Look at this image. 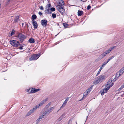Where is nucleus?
Masks as SVG:
<instances>
[{
	"instance_id": "nucleus-1",
	"label": "nucleus",
	"mask_w": 124,
	"mask_h": 124,
	"mask_svg": "<svg viewBox=\"0 0 124 124\" xmlns=\"http://www.w3.org/2000/svg\"><path fill=\"white\" fill-rule=\"evenodd\" d=\"M106 76L105 75H101L97 77L95 80L93 82V83L95 85L101 83L104 81L106 78Z\"/></svg>"
},
{
	"instance_id": "nucleus-2",
	"label": "nucleus",
	"mask_w": 124,
	"mask_h": 124,
	"mask_svg": "<svg viewBox=\"0 0 124 124\" xmlns=\"http://www.w3.org/2000/svg\"><path fill=\"white\" fill-rule=\"evenodd\" d=\"M10 42L11 45L13 46L18 47L19 45H21L19 42L17 40H11Z\"/></svg>"
},
{
	"instance_id": "nucleus-3",
	"label": "nucleus",
	"mask_w": 124,
	"mask_h": 124,
	"mask_svg": "<svg viewBox=\"0 0 124 124\" xmlns=\"http://www.w3.org/2000/svg\"><path fill=\"white\" fill-rule=\"evenodd\" d=\"M40 55L41 54L40 53H39L37 54H33L29 58V60L30 61L36 60L38 59Z\"/></svg>"
},
{
	"instance_id": "nucleus-4",
	"label": "nucleus",
	"mask_w": 124,
	"mask_h": 124,
	"mask_svg": "<svg viewBox=\"0 0 124 124\" xmlns=\"http://www.w3.org/2000/svg\"><path fill=\"white\" fill-rule=\"evenodd\" d=\"M17 36L21 43H22L24 40L26 38V36L23 34L20 33L18 34Z\"/></svg>"
},
{
	"instance_id": "nucleus-5",
	"label": "nucleus",
	"mask_w": 124,
	"mask_h": 124,
	"mask_svg": "<svg viewBox=\"0 0 124 124\" xmlns=\"http://www.w3.org/2000/svg\"><path fill=\"white\" fill-rule=\"evenodd\" d=\"M56 7L62 15H63L65 12V10L64 9V6H60L57 5Z\"/></svg>"
},
{
	"instance_id": "nucleus-6",
	"label": "nucleus",
	"mask_w": 124,
	"mask_h": 124,
	"mask_svg": "<svg viewBox=\"0 0 124 124\" xmlns=\"http://www.w3.org/2000/svg\"><path fill=\"white\" fill-rule=\"evenodd\" d=\"M48 21L46 19L42 20L41 21V24L43 27H46L47 25Z\"/></svg>"
},
{
	"instance_id": "nucleus-7",
	"label": "nucleus",
	"mask_w": 124,
	"mask_h": 124,
	"mask_svg": "<svg viewBox=\"0 0 124 124\" xmlns=\"http://www.w3.org/2000/svg\"><path fill=\"white\" fill-rule=\"evenodd\" d=\"M31 91L29 93H33L37 92L39 91H40L41 89H36L34 88H31Z\"/></svg>"
},
{
	"instance_id": "nucleus-8",
	"label": "nucleus",
	"mask_w": 124,
	"mask_h": 124,
	"mask_svg": "<svg viewBox=\"0 0 124 124\" xmlns=\"http://www.w3.org/2000/svg\"><path fill=\"white\" fill-rule=\"evenodd\" d=\"M113 84L114 83H112L108 87L106 85H105V88L104 89V90H105V93H106L109 90L110 88L113 85Z\"/></svg>"
},
{
	"instance_id": "nucleus-9",
	"label": "nucleus",
	"mask_w": 124,
	"mask_h": 124,
	"mask_svg": "<svg viewBox=\"0 0 124 124\" xmlns=\"http://www.w3.org/2000/svg\"><path fill=\"white\" fill-rule=\"evenodd\" d=\"M44 11L45 14H51L52 13V12H51V11L50 10V8L47 9V8H45V10Z\"/></svg>"
},
{
	"instance_id": "nucleus-10",
	"label": "nucleus",
	"mask_w": 124,
	"mask_h": 124,
	"mask_svg": "<svg viewBox=\"0 0 124 124\" xmlns=\"http://www.w3.org/2000/svg\"><path fill=\"white\" fill-rule=\"evenodd\" d=\"M54 107H53L49 108L47 111H45L44 112L45 114H46L47 115L49 114L51 112L52 110L54 109Z\"/></svg>"
},
{
	"instance_id": "nucleus-11",
	"label": "nucleus",
	"mask_w": 124,
	"mask_h": 124,
	"mask_svg": "<svg viewBox=\"0 0 124 124\" xmlns=\"http://www.w3.org/2000/svg\"><path fill=\"white\" fill-rule=\"evenodd\" d=\"M19 18V16H16V17L14 19L13 22V23H15L18 22V21L20 20Z\"/></svg>"
},
{
	"instance_id": "nucleus-12",
	"label": "nucleus",
	"mask_w": 124,
	"mask_h": 124,
	"mask_svg": "<svg viewBox=\"0 0 124 124\" xmlns=\"http://www.w3.org/2000/svg\"><path fill=\"white\" fill-rule=\"evenodd\" d=\"M94 86V85H93L91 86H90L88 88L87 90V93H86V95H87L91 91V89H92V87Z\"/></svg>"
},
{
	"instance_id": "nucleus-13",
	"label": "nucleus",
	"mask_w": 124,
	"mask_h": 124,
	"mask_svg": "<svg viewBox=\"0 0 124 124\" xmlns=\"http://www.w3.org/2000/svg\"><path fill=\"white\" fill-rule=\"evenodd\" d=\"M32 24L35 29H37L38 27L37 23L36 21H33Z\"/></svg>"
},
{
	"instance_id": "nucleus-14",
	"label": "nucleus",
	"mask_w": 124,
	"mask_h": 124,
	"mask_svg": "<svg viewBox=\"0 0 124 124\" xmlns=\"http://www.w3.org/2000/svg\"><path fill=\"white\" fill-rule=\"evenodd\" d=\"M48 100V99L47 98H46L40 103L39 104V106H42Z\"/></svg>"
},
{
	"instance_id": "nucleus-15",
	"label": "nucleus",
	"mask_w": 124,
	"mask_h": 124,
	"mask_svg": "<svg viewBox=\"0 0 124 124\" xmlns=\"http://www.w3.org/2000/svg\"><path fill=\"white\" fill-rule=\"evenodd\" d=\"M58 4L59 5H58L60 6H64V3L63 0H60Z\"/></svg>"
},
{
	"instance_id": "nucleus-16",
	"label": "nucleus",
	"mask_w": 124,
	"mask_h": 124,
	"mask_svg": "<svg viewBox=\"0 0 124 124\" xmlns=\"http://www.w3.org/2000/svg\"><path fill=\"white\" fill-rule=\"evenodd\" d=\"M29 42L31 43H35V41L34 39L32 38H30L29 40Z\"/></svg>"
},
{
	"instance_id": "nucleus-17",
	"label": "nucleus",
	"mask_w": 124,
	"mask_h": 124,
	"mask_svg": "<svg viewBox=\"0 0 124 124\" xmlns=\"http://www.w3.org/2000/svg\"><path fill=\"white\" fill-rule=\"evenodd\" d=\"M106 55L104 53H103V54H101L99 56L98 58V59L99 60H101V59L103 58Z\"/></svg>"
},
{
	"instance_id": "nucleus-18",
	"label": "nucleus",
	"mask_w": 124,
	"mask_h": 124,
	"mask_svg": "<svg viewBox=\"0 0 124 124\" xmlns=\"http://www.w3.org/2000/svg\"><path fill=\"white\" fill-rule=\"evenodd\" d=\"M46 115H46V114H45V112H44L43 114L41 115L39 117V118H40V119H41V120L43 118H44V116H46Z\"/></svg>"
},
{
	"instance_id": "nucleus-19",
	"label": "nucleus",
	"mask_w": 124,
	"mask_h": 124,
	"mask_svg": "<svg viewBox=\"0 0 124 124\" xmlns=\"http://www.w3.org/2000/svg\"><path fill=\"white\" fill-rule=\"evenodd\" d=\"M112 81V78H111L109 80V81L108 82L107 84L106 85L107 86L109 85L110 83H111Z\"/></svg>"
},
{
	"instance_id": "nucleus-20",
	"label": "nucleus",
	"mask_w": 124,
	"mask_h": 124,
	"mask_svg": "<svg viewBox=\"0 0 124 124\" xmlns=\"http://www.w3.org/2000/svg\"><path fill=\"white\" fill-rule=\"evenodd\" d=\"M37 18V16L36 15L33 14L32 15V21H35L34 20L36 19Z\"/></svg>"
},
{
	"instance_id": "nucleus-21",
	"label": "nucleus",
	"mask_w": 124,
	"mask_h": 124,
	"mask_svg": "<svg viewBox=\"0 0 124 124\" xmlns=\"http://www.w3.org/2000/svg\"><path fill=\"white\" fill-rule=\"evenodd\" d=\"M83 12L82 11L79 10L78 12V16H81L83 14Z\"/></svg>"
},
{
	"instance_id": "nucleus-22",
	"label": "nucleus",
	"mask_w": 124,
	"mask_h": 124,
	"mask_svg": "<svg viewBox=\"0 0 124 124\" xmlns=\"http://www.w3.org/2000/svg\"><path fill=\"white\" fill-rule=\"evenodd\" d=\"M118 73H119L118 72L116 73L114 78L113 79V81H115L118 78H117V76L118 75Z\"/></svg>"
},
{
	"instance_id": "nucleus-23",
	"label": "nucleus",
	"mask_w": 124,
	"mask_h": 124,
	"mask_svg": "<svg viewBox=\"0 0 124 124\" xmlns=\"http://www.w3.org/2000/svg\"><path fill=\"white\" fill-rule=\"evenodd\" d=\"M33 112L32 111V110H31L30 111H29L28 113L27 114L26 116H28L30 115L31 113H33Z\"/></svg>"
},
{
	"instance_id": "nucleus-24",
	"label": "nucleus",
	"mask_w": 124,
	"mask_h": 124,
	"mask_svg": "<svg viewBox=\"0 0 124 124\" xmlns=\"http://www.w3.org/2000/svg\"><path fill=\"white\" fill-rule=\"evenodd\" d=\"M119 72L121 74H122L124 72V69L122 68L120 69Z\"/></svg>"
},
{
	"instance_id": "nucleus-25",
	"label": "nucleus",
	"mask_w": 124,
	"mask_h": 124,
	"mask_svg": "<svg viewBox=\"0 0 124 124\" xmlns=\"http://www.w3.org/2000/svg\"><path fill=\"white\" fill-rule=\"evenodd\" d=\"M102 69V67H100V69L98 71V72L97 73V74H96V76H98V75L99 74L101 70Z\"/></svg>"
},
{
	"instance_id": "nucleus-26",
	"label": "nucleus",
	"mask_w": 124,
	"mask_h": 124,
	"mask_svg": "<svg viewBox=\"0 0 124 124\" xmlns=\"http://www.w3.org/2000/svg\"><path fill=\"white\" fill-rule=\"evenodd\" d=\"M41 120V119H40V118H39L37 119L36 121V124H38L40 122Z\"/></svg>"
},
{
	"instance_id": "nucleus-27",
	"label": "nucleus",
	"mask_w": 124,
	"mask_h": 124,
	"mask_svg": "<svg viewBox=\"0 0 124 124\" xmlns=\"http://www.w3.org/2000/svg\"><path fill=\"white\" fill-rule=\"evenodd\" d=\"M87 95H86V94H85V95H84L83 97L79 101H81L82 100H84V98L86 97V96Z\"/></svg>"
},
{
	"instance_id": "nucleus-28",
	"label": "nucleus",
	"mask_w": 124,
	"mask_h": 124,
	"mask_svg": "<svg viewBox=\"0 0 124 124\" xmlns=\"http://www.w3.org/2000/svg\"><path fill=\"white\" fill-rule=\"evenodd\" d=\"M51 6V5L50 3L49 4H47L45 8H47V9L48 8H50V7Z\"/></svg>"
},
{
	"instance_id": "nucleus-29",
	"label": "nucleus",
	"mask_w": 124,
	"mask_h": 124,
	"mask_svg": "<svg viewBox=\"0 0 124 124\" xmlns=\"http://www.w3.org/2000/svg\"><path fill=\"white\" fill-rule=\"evenodd\" d=\"M63 115H61L58 119V120L59 121H61L63 118Z\"/></svg>"
},
{
	"instance_id": "nucleus-30",
	"label": "nucleus",
	"mask_w": 124,
	"mask_h": 124,
	"mask_svg": "<svg viewBox=\"0 0 124 124\" xmlns=\"http://www.w3.org/2000/svg\"><path fill=\"white\" fill-rule=\"evenodd\" d=\"M107 64V63L105 62L103 63L102 64L101 67L102 68H103Z\"/></svg>"
},
{
	"instance_id": "nucleus-31",
	"label": "nucleus",
	"mask_w": 124,
	"mask_h": 124,
	"mask_svg": "<svg viewBox=\"0 0 124 124\" xmlns=\"http://www.w3.org/2000/svg\"><path fill=\"white\" fill-rule=\"evenodd\" d=\"M110 52L108 50L106 51L104 53L106 55L107 54H108Z\"/></svg>"
},
{
	"instance_id": "nucleus-32",
	"label": "nucleus",
	"mask_w": 124,
	"mask_h": 124,
	"mask_svg": "<svg viewBox=\"0 0 124 124\" xmlns=\"http://www.w3.org/2000/svg\"><path fill=\"white\" fill-rule=\"evenodd\" d=\"M63 25L64 26V27L65 28H67L68 26V24L65 23H63Z\"/></svg>"
},
{
	"instance_id": "nucleus-33",
	"label": "nucleus",
	"mask_w": 124,
	"mask_h": 124,
	"mask_svg": "<svg viewBox=\"0 0 124 124\" xmlns=\"http://www.w3.org/2000/svg\"><path fill=\"white\" fill-rule=\"evenodd\" d=\"M55 8L54 7H52L50 8V10L51 11V12L52 11H55Z\"/></svg>"
},
{
	"instance_id": "nucleus-34",
	"label": "nucleus",
	"mask_w": 124,
	"mask_h": 124,
	"mask_svg": "<svg viewBox=\"0 0 124 124\" xmlns=\"http://www.w3.org/2000/svg\"><path fill=\"white\" fill-rule=\"evenodd\" d=\"M52 16L53 18H55L56 17V15L55 13H53L52 14Z\"/></svg>"
},
{
	"instance_id": "nucleus-35",
	"label": "nucleus",
	"mask_w": 124,
	"mask_h": 124,
	"mask_svg": "<svg viewBox=\"0 0 124 124\" xmlns=\"http://www.w3.org/2000/svg\"><path fill=\"white\" fill-rule=\"evenodd\" d=\"M15 31L14 30H12V32H11V34L9 36H12V35H13Z\"/></svg>"
},
{
	"instance_id": "nucleus-36",
	"label": "nucleus",
	"mask_w": 124,
	"mask_h": 124,
	"mask_svg": "<svg viewBox=\"0 0 124 124\" xmlns=\"http://www.w3.org/2000/svg\"><path fill=\"white\" fill-rule=\"evenodd\" d=\"M69 99V97L67 98H66V99L65 100V101H64V102L66 103H67V102L68 101V100Z\"/></svg>"
},
{
	"instance_id": "nucleus-37",
	"label": "nucleus",
	"mask_w": 124,
	"mask_h": 124,
	"mask_svg": "<svg viewBox=\"0 0 124 124\" xmlns=\"http://www.w3.org/2000/svg\"><path fill=\"white\" fill-rule=\"evenodd\" d=\"M91 8V6L90 5H88L87 7V10H89V9H90Z\"/></svg>"
},
{
	"instance_id": "nucleus-38",
	"label": "nucleus",
	"mask_w": 124,
	"mask_h": 124,
	"mask_svg": "<svg viewBox=\"0 0 124 124\" xmlns=\"http://www.w3.org/2000/svg\"><path fill=\"white\" fill-rule=\"evenodd\" d=\"M114 46L113 47H112L111 48H110L108 50H109V51L110 52L111 51H112L114 48Z\"/></svg>"
},
{
	"instance_id": "nucleus-39",
	"label": "nucleus",
	"mask_w": 124,
	"mask_h": 124,
	"mask_svg": "<svg viewBox=\"0 0 124 124\" xmlns=\"http://www.w3.org/2000/svg\"><path fill=\"white\" fill-rule=\"evenodd\" d=\"M105 93L104 90L103 89V91L101 92V95L102 96H103L104 94Z\"/></svg>"
},
{
	"instance_id": "nucleus-40",
	"label": "nucleus",
	"mask_w": 124,
	"mask_h": 124,
	"mask_svg": "<svg viewBox=\"0 0 124 124\" xmlns=\"http://www.w3.org/2000/svg\"><path fill=\"white\" fill-rule=\"evenodd\" d=\"M49 107V106L47 104L44 108V109H46Z\"/></svg>"
},
{
	"instance_id": "nucleus-41",
	"label": "nucleus",
	"mask_w": 124,
	"mask_h": 124,
	"mask_svg": "<svg viewBox=\"0 0 124 124\" xmlns=\"http://www.w3.org/2000/svg\"><path fill=\"white\" fill-rule=\"evenodd\" d=\"M23 46L21 45L19 47V49H20L22 50L23 49Z\"/></svg>"
},
{
	"instance_id": "nucleus-42",
	"label": "nucleus",
	"mask_w": 124,
	"mask_h": 124,
	"mask_svg": "<svg viewBox=\"0 0 124 124\" xmlns=\"http://www.w3.org/2000/svg\"><path fill=\"white\" fill-rule=\"evenodd\" d=\"M40 9L42 10H44V8H43V7L42 6H40V7H39Z\"/></svg>"
},
{
	"instance_id": "nucleus-43",
	"label": "nucleus",
	"mask_w": 124,
	"mask_h": 124,
	"mask_svg": "<svg viewBox=\"0 0 124 124\" xmlns=\"http://www.w3.org/2000/svg\"><path fill=\"white\" fill-rule=\"evenodd\" d=\"M38 14L40 16H41L43 14L40 11L39 12Z\"/></svg>"
},
{
	"instance_id": "nucleus-44",
	"label": "nucleus",
	"mask_w": 124,
	"mask_h": 124,
	"mask_svg": "<svg viewBox=\"0 0 124 124\" xmlns=\"http://www.w3.org/2000/svg\"><path fill=\"white\" fill-rule=\"evenodd\" d=\"M38 107V106L36 105L34 107V108H34V110H35L36 109H37V108Z\"/></svg>"
},
{
	"instance_id": "nucleus-45",
	"label": "nucleus",
	"mask_w": 124,
	"mask_h": 124,
	"mask_svg": "<svg viewBox=\"0 0 124 124\" xmlns=\"http://www.w3.org/2000/svg\"><path fill=\"white\" fill-rule=\"evenodd\" d=\"M66 103L64 102L63 104L62 105V106H63L64 107L66 105Z\"/></svg>"
},
{
	"instance_id": "nucleus-46",
	"label": "nucleus",
	"mask_w": 124,
	"mask_h": 124,
	"mask_svg": "<svg viewBox=\"0 0 124 124\" xmlns=\"http://www.w3.org/2000/svg\"><path fill=\"white\" fill-rule=\"evenodd\" d=\"M124 87V86L123 85H122V86L120 88V89H122Z\"/></svg>"
},
{
	"instance_id": "nucleus-47",
	"label": "nucleus",
	"mask_w": 124,
	"mask_h": 124,
	"mask_svg": "<svg viewBox=\"0 0 124 124\" xmlns=\"http://www.w3.org/2000/svg\"><path fill=\"white\" fill-rule=\"evenodd\" d=\"M114 56H112L109 59L110 60H111L114 57Z\"/></svg>"
},
{
	"instance_id": "nucleus-48",
	"label": "nucleus",
	"mask_w": 124,
	"mask_h": 124,
	"mask_svg": "<svg viewBox=\"0 0 124 124\" xmlns=\"http://www.w3.org/2000/svg\"><path fill=\"white\" fill-rule=\"evenodd\" d=\"M109 111V110H108L106 112L105 114H107L108 112Z\"/></svg>"
},
{
	"instance_id": "nucleus-49",
	"label": "nucleus",
	"mask_w": 124,
	"mask_h": 124,
	"mask_svg": "<svg viewBox=\"0 0 124 124\" xmlns=\"http://www.w3.org/2000/svg\"><path fill=\"white\" fill-rule=\"evenodd\" d=\"M28 27H29L30 28H31V29L32 28V26L31 25H30H30L28 26Z\"/></svg>"
},
{
	"instance_id": "nucleus-50",
	"label": "nucleus",
	"mask_w": 124,
	"mask_h": 124,
	"mask_svg": "<svg viewBox=\"0 0 124 124\" xmlns=\"http://www.w3.org/2000/svg\"><path fill=\"white\" fill-rule=\"evenodd\" d=\"M9 2H8V1L7 2H6V5H7L8 4H9Z\"/></svg>"
},
{
	"instance_id": "nucleus-51",
	"label": "nucleus",
	"mask_w": 124,
	"mask_h": 124,
	"mask_svg": "<svg viewBox=\"0 0 124 124\" xmlns=\"http://www.w3.org/2000/svg\"><path fill=\"white\" fill-rule=\"evenodd\" d=\"M31 89H28L27 91V92H28L29 93H30V91H31Z\"/></svg>"
},
{
	"instance_id": "nucleus-52",
	"label": "nucleus",
	"mask_w": 124,
	"mask_h": 124,
	"mask_svg": "<svg viewBox=\"0 0 124 124\" xmlns=\"http://www.w3.org/2000/svg\"><path fill=\"white\" fill-rule=\"evenodd\" d=\"M122 74H121L119 72V74H118V76H117V78H118Z\"/></svg>"
},
{
	"instance_id": "nucleus-53",
	"label": "nucleus",
	"mask_w": 124,
	"mask_h": 124,
	"mask_svg": "<svg viewBox=\"0 0 124 124\" xmlns=\"http://www.w3.org/2000/svg\"><path fill=\"white\" fill-rule=\"evenodd\" d=\"M110 61V60L109 59H108V60L107 61H106L105 62L107 63L108 62Z\"/></svg>"
},
{
	"instance_id": "nucleus-54",
	"label": "nucleus",
	"mask_w": 124,
	"mask_h": 124,
	"mask_svg": "<svg viewBox=\"0 0 124 124\" xmlns=\"http://www.w3.org/2000/svg\"><path fill=\"white\" fill-rule=\"evenodd\" d=\"M64 107L63 106H62V105L60 107V108L59 109V110H60L61 108H63Z\"/></svg>"
},
{
	"instance_id": "nucleus-55",
	"label": "nucleus",
	"mask_w": 124,
	"mask_h": 124,
	"mask_svg": "<svg viewBox=\"0 0 124 124\" xmlns=\"http://www.w3.org/2000/svg\"><path fill=\"white\" fill-rule=\"evenodd\" d=\"M31 110H32V111H33V112L35 110L34 109V108H33Z\"/></svg>"
},
{
	"instance_id": "nucleus-56",
	"label": "nucleus",
	"mask_w": 124,
	"mask_h": 124,
	"mask_svg": "<svg viewBox=\"0 0 124 124\" xmlns=\"http://www.w3.org/2000/svg\"><path fill=\"white\" fill-rule=\"evenodd\" d=\"M81 0L83 2H85V1L86 0Z\"/></svg>"
},
{
	"instance_id": "nucleus-57",
	"label": "nucleus",
	"mask_w": 124,
	"mask_h": 124,
	"mask_svg": "<svg viewBox=\"0 0 124 124\" xmlns=\"http://www.w3.org/2000/svg\"><path fill=\"white\" fill-rule=\"evenodd\" d=\"M51 102H49L48 104V105L49 106H50V105L51 104Z\"/></svg>"
},
{
	"instance_id": "nucleus-58",
	"label": "nucleus",
	"mask_w": 124,
	"mask_h": 124,
	"mask_svg": "<svg viewBox=\"0 0 124 124\" xmlns=\"http://www.w3.org/2000/svg\"><path fill=\"white\" fill-rule=\"evenodd\" d=\"M24 23H22V26H23V25H24Z\"/></svg>"
},
{
	"instance_id": "nucleus-59",
	"label": "nucleus",
	"mask_w": 124,
	"mask_h": 124,
	"mask_svg": "<svg viewBox=\"0 0 124 124\" xmlns=\"http://www.w3.org/2000/svg\"><path fill=\"white\" fill-rule=\"evenodd\" d=\"M1 8V4L0 3V9Z\"/></svg>"
},
{
	"instance_id": "nucleus-60",
	"label": "nucleus",
	"mask_w": 124,
	"mask_h": 124,
	"mask_svg": "<svg viewBox=\"0 0 124 124\" xmlns=\"http://www.w3.org/2000/svg\"><path fill=\"white\" fill-rule=\"evenodd\" d=\"M10 0H8L7 1H8V2H10Z\"/></svg>"
},
{
	"instance_id": "nucleus-61",
	"label": "nucleus",
	"mask_w": 124,
	"mask_h": 124,
	"mask_svg": "<svg viewBox=\"0 0 124 124\" xmlns=\"http://www.w3.org/2000/svg\"><path fill=\"white\" fill-rule=\"evenodd\" d=\"M40 106H39V104L38 105V107H39Z\"/></svg>"
},
{
	"instance_id": "nucleus-62",
	"label": "nucleus",
	"mask_w": 124,
	"mask_h": 124,
	"mask_svg": "<svg viewBox=\"0 0 124 124\" xmlns=\"http://www.w3.org/2000/svg\"><path fill=\"white\" fill-rule=\"evenodd\" d=\"M121 90V89H120V88L118 89V90Z\"/></svg>"
},
{
	"instance_id": "nucleus-63",
	"label": "nucleus",
	"mask_w": 124,
	"mask_h": 124,
	"mask_svg": "<svg viewBox=\"0 0 124 124\" xmlns=\"http://www.w3.org/2000/svg\"><path fill=\"white\" fill-rule=\"evenodd\" d=\"M122 68L124 69V67H123Z\"/></svg>"
},
{
	"instance_id": "nucleus-64",
	"label": "nucleus",
	"mask_w": 124,
	"mask_h": 124,
	"mask_svg": "<svg viewBox=\"0 0 124 124\" xmlns=\"http://www.w3.org/2000/svg\"><path fill=\"white\" fill-rule=\"evenodd\" d=\"M123 85L124 86V83Z\"/></svg>"
}]
</instances>
